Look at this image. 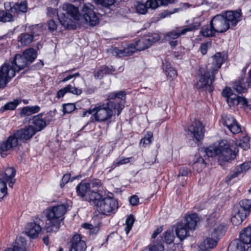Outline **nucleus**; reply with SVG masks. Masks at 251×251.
Returning <instances> with one entry per match:
<instances>
[{
  "label": "nucleus",
  "mask_w": 251,
  "mask_h": 251,
  "mask_svg": "<svg viewBox=\"0 0 251 251\" xmlns=\"http://www.w3.org/2000/svg\"><path fill=\"white\" fill-rule=\"evenodd\" d=\"M124 107L119 101H108L105 103L97 104L94 109H89L83 112L82 117L92 114L96 121L102 122L110 119L117 110V115H119Z\"/></svg>",
  "instance_id": "1"
},
{
  "label": "nucleus",
  "mask_w": 251,
  "mask_h": 251,
  "mask_svg": "<svg viewBox=\"0 0 251 251\" xmlns=\"http://www.w3.org/2000/svg\"><path fill=\"white\" fill-rule=\"evenodd\" d=\"M29 64L23 54H16L13 59L6 61L0 69V88H3L16 72L24 69Z\"/></svg>",
  "instance_id": "2"
},
{
  "label": "nucleus",
  "mask_w": 251,
  "mask_h": 251,
  "mask_svg": "<svg viewBox=\"0 0 251 251\" xmlns=\"http://www.w3.org/2000/svg\"><path fill=\"white\" fill-rule=\"evenodd\" d=\"M36 133L34 127L32 126H25L14 132L9 136L7 140L0 143V153L4 157L6 156L5 152L13 150L20 145V142H25L30 139Z\"/></svg>",
  "instance_id": "3"
},
{
  "label": "nucleus",
  "mask_w": 251,
  "mask_h": 251,
  "mask_svg": "<svg viewBox=\"0 0 251 251\" xmlns=\"http://www.w3.org/2000/svg\"><path fill=\"white\" fill-rule=\"evenodd\" d=\"M159 35L157 33H149L144 35L137 40L135 44H130L127 48L122 50L115 48L113 50V54L118 57L128 56L132 55L136 50H143L149 48L154 43L159 41Z\"/></svg>",
  "instance_id": "4"
},
{
  "label": "nucleus",
  "mask_w": 251,
  "mask_h": 251,
  "mask_svg": "<svg viewBox=\"0 0 251 251\" xmlns=\"http://www.w3.org/2000/svg\"><path fill=\"white\" fill-rule=\"evenodd\" d=\"M86 201L94 205L98 212L103 215H110L118 208V202L116 200L109 197H103L95 190L87 196Z\"/></svg>",
  "instance_id": "5"
},
{
  "label": "nucleus",
  "mask_w": 251,
  "mask_h": 251,
  "mask_svg": "<svg viewBox=\"0 0 251 251\" xmlns=\"http://www.w3.org/2000/svg\"><path fill=\"white\" fill-rule=\"evenodd\" d=\"M63 12L58 14L56 9L48 8L47 14L50 17L57 15L60 23L67 29H74L75 25L73 20H79V12L77 7L70 3L62 6Z\"/></svg>",
  "instance_id": "6"
},
{
  "label": "nucleus",
  "mask_w": 251,
  "mask_h": 251,
  "mask_svg": "<svg viewBox=\"0 0 251 251\" xmlns=\"http://www.w3.org/2000/svg\"><path fill=\"white\" fill-rule=\"evenodd\" d=\"M224 62V57L220 52H217L213 56L212 67L210 71L206 72L201 75L197 83V88L205 91L212 92L214 89L212 85L215 79L214 73L217 71Z\"/></svg>",
  "instance_id": "7"
},
{
  "label": "nucleus",
  "mask_w": 251,
  "mask_h": 251,
  "mask_svg": "<svg viewBox=\"0 0 251 251\" xmlns=\"http://www.w3.org/2000/svg\"><path fill=\"white\" fill-rule=\"evenodd\" d=\"M66 211L67 208L64 204L57 205L48 210L47 217L49 222L45 226L48 232H56L58 230Z\"/></svg>",
  "instance_id": "8"
},
{
  "label": "nucleus",
  "mask_w": 251,
  "mask_h": 251,
  "mask_svg": "<svg viewBox=\"0 0 251 251\" xmlns=\"http://www.w3.org/2000/svg\"><path fill=\"white\" fill-rule=\"evenodd\" d=\"M201 154H205L208 157L218 156L220 162H227L235 158L236 153L232 151L227 144L222 142L217 147L210 146L204 150H201Z\"/></svg>",
  "instance_id": "9"
},
{
  "label": "nucleus",
  "mask_w": 251,
  "mask_h": 251,
  "mask_svg": "<svg viewBox=\"0 0 251 251\" xmlns=\"http://www.w3.org/2000/svg\"><path fill=\"white\" fill-rule=\"evenodd\" d=\"M4 8L5 11H0V22L5 23L13 21L15 14L18 15L26 12L27 2L26 1L20 3L6 2L4 3Z\"/></svg>",
  "instance_id": "10"
},
{
  "label": "nucleus",
  "mask_w": 251,
  "mask_h": 251,
  "mask_svg": "<svg viewBox=\"0 0 251 251\" xmlns=\"http://www.w3.org/2000/svg\"><path fill=\"white\" fill-rule=\"evenodd\" d=\"M207 222V228L209 236L219 240L224 235L226 229L224 224L219 223L212 215L209 217Z\"/></svg>",
  "instance_id": "11"
},
{
  "label": "nucleus",
  "mask_w": 251,
  "mask_h": 251,
  "mask_svg": "<svg viewBox=\"0 0 251 251\" xmlns=\"http://www.w3.org/2000/svg\"><path fill=\"white\" fill-rule=\"evenodd\" d=\"M94 9L92 4L87 3L83 4L81 10V14L85 21L91 26H95L99 22V18Z\"/></svg>",
  "instance_id": "12"
},
{
  "label": "nucleus",
  "mask_w": 251,
  "mask_h": 251,
  "mask_svg": "<svg viewBox=\"0 0 251 251\" xmlns=\"http://www.w3.org/2000/svg\"><path fill=\"white\" fill-rule=\"evenodd\" d=\"M222 95L226 98V101L230 107L239 104L242 106L247 105L246 99L233 94L232 90L229 87L226 88L223 91Z\"/></svg>",
  "instance_id": "13"
},
{
  "label": "nucleus",
  "mask_w": 251,
  "mask_h": 251,
  "mask_svg": "<svg viewBox=\"0 0 251 251\" xmlns=\"http://www.w3.org/2000/svg\"><path fill=\"white\" fill-rule=\"evenodd\" d=\"M185 130L188 135L192 136L197 141H200L204 137V127L199 121H195Z\"/></svg>",
  "instance_id": "14"
},
{
  "label": "nucleus",
  "mask_w": 251,
  "mask_h": 251,
  "mask_svg": "<svg viewBox=\"0 0 251 251\" xmlns=\"http://www.w3.org/2000/svg\"><path fill=\"white\" fill-rule=\"evenodd\" d=\"M200 26V23H197L188 26L177 28L176 30L168 32L165 35V39L167 41L176 39L181 35L185 34L188 31L198 29Z\"/></svg>",
  "instance_id": "15"
},
{
  "label": "nucleus",
  "mask_w": 251,
  "mask_h": 251,
  "mask_svg": "<svg viewBox=\"0 0 251 251\" xmlns=\"http://www.w3.org/2000/svg\"><path fill=\"white\" fill-rule=\"evenodd\" d=\"M221 122L233 134H237L241 131V128L237 122L230 114H224L222 116Z\"/></svg>",
  "instance_id": "16"
},
{
  "label": "nucleus",
  "mask_w": 251,
  "mask_h": 251,
  "mask_svg": "<svg viewBox=\"0 0 251 251\" xmlns=\"http://www.w3.org/2000/svg\"><path fill=\"white\" fill-rule=\"evenodd\" d=\"M43 221L40 218H36L34 222L28 224L25 228V233L32 238H37L41 232Z\"/></svg>",
  "instance_id": "17"
},
{
  "label": "nucleus",
  "mask_w": 251,
  "mask_h": 251,
  "mask_svg": "<svg viewBox=\"0 0 251 251\" xmlns=\"http://www.w3.org/2000/svg\"><path fill=\"white\" fill-rule=\"evenodd\" d=\"M212 25L214 26L217 32L223 33L226 32L229 28L223 13L217 15L211 20Z\"/></svg>",
  "instance_id": "18"
},
{
  "label": "nucleus",
  "mask_w": 251,
  "mask_h": 251,
  "mask_svg": "<svg viewBox=\"0 0 251 251\" xmlns=\"http://www.w3.org/2000/svg\"><path fill=\"white\" fill-rule=\"evenodd\" d=\"M71 247L69 251H85L86 245L81 240L80 235H75L71 241Z\"/></svg>",
  "instance_id": "19"
},
{
  "label": "nucleus",
  "mask_w": 251,
  "mask_h": 251,
  "mask_svg": "<svg viewBox=\"0 0 251 251\" xmlns=\"http://www.w3.org/2000/svg\"><path fill=\"white\" fill-rule=\"evenodd\" d=\"M229 26H234L241 20V13L237 11H228L222 13Z\"/></svg>",
  "instance_id": "20"
},
{
  "label": "nucleus",
  "mask_w": 251,
  "mask_h": 251,
  "mask_svg": "<svg viewBox=\"0 0 251 251\" xmlns=\"http://www.w3.org/2000/svg\"><path fill=\"white\" fill-rule=\"evenodd\" d=\"M175 232L178 238L182 241L189 236V229L182 222L177 223L175 226Z\"/></svg>",
  "instance_id": "21"
},
{
  "label": "nucleus",
  "mask_w": 251,
  "mask_h": 251,
  "mask_svg": "<svg viewBox=\"0 0 251 251\" xmlns=\"http://www.w3.org/2000/svg\"><path fill=\"white\" fill-rule=\"evenodd\" d=\"M157 4L155 0H148L145 4L139 3L136 7V10L138 13L145 14L147 13L148 8L155 9Z\"/></svg>",
  "instance_id": "22"
},
{
  "label": "nucleus",
  "mask_w": 251,
  "mask_h": 251,
  "mask_svg": "<svg viewBox=\"0 0 251 251\" xmlns=\"http://www.w3.org/2000/svg\"><path fill=\"white\" fill-rule=\"evenodd\" d=\"M243 209H238L236 207L234 208L233 216L231 218V222L234 225L237 226L240 224L247 217L246 213H244Z\"/></svg>",
  "instance_id": "23"
},
{
  "label": "nucleus",
  "mask_w": 251,
  "mask_h": 251,
  "mask_svg": "<svg viewBox=\"0 0 251 251\" xmlns=\"http://www.w3.org/2000/svg\"><path fill=\"white\" fill-rule=\"evenodd\" d=\"M199 219L196 214L186 216L182 223L190 230L195 229Z\"/></svg>",
  "instance_id": "24"
},
{
  "label": "nucleus",
  "mask_w": 251,
  "mask_h": 251,
  "mask_svg": "<svg viewBox=\"0 0 251 251\" xmlns=\"http://www.w3.org/2000/svg\"><path fill=\"white\" fill-rule=\"evenodd\" d=\"M42 113L34 116L32 119V124L34 126V130L36 133L43 129L46 126V122L41 118Z\"/></svg>",
  "instance_id": "25"
},
{
  "label": "nucleus",
  "mask_w": 251,
  "mask_h": 251,
  "mask_svg": "<svg viewBox=\"0 0 251 251\" xmlns=\"http://www.w3.org/2000/svg\"><path fill=\"white\" fill-rule=\"evenodd\" d=\"M26 244L25 239L22 237H19L16 240L13 248H8L5 251H26Z\"/></svg>",
  "instance_id": "26"
},
{
  "label": "nucleus",
  "mask_w": 251,
  "mask_h": 251,
  "mask_svg": "<svg viewBox=\"0 0 251 251\" xmlns=\"http://www.w3.org/2000/svg\"><path fill=\"white\" fill-rule=\"evenodd\" d=\"M16 170L12 167H8L3 172H0V180L6 183L10 179L14 178Z\"/></svg>",
  "instance_id": "27"
},
{
  "label": "nucleus",
  "mask_w": 251,
  "mask_h": 251,
  "mask_svg": "<svg viewBox=\"0 0 251 251\" xmlns=\"http://www.w3.org/2000/svg\"><path fill=\"white\" fill-rule=\"evenodd\" d=\"M76 190L78 196L81 197H85L86 201L87 196L93 191H90L89 188L88 183L84 182H81L77 186Z\"/></svg>",
  "instance_id": "28"
},
{
  "label": "nucleus",
  "mask_w": 251,
  "mask_h": 251,
  "mask_svg": "<svg viewBox=\"0 0 251 251\" xmlns=\"http://www.w3.org/2000/svg\"><path fill=\"white\" fill-rule=\"evenodd\" d=\"M244 245L251 244V226L243 229L240 234V240Z\"/></svg>",
  "instance_id": "29"
},
{
  "label": "nucleus",
  "mask_w": 251,
  "mask_h": 251,
  "mask_svg": "<svg viewBox=\"0 0 251 251\" xmlns=\"http://www.w3.org/2000/svg\"><path fill=\"white\" fill-rule=\"evenodd\" d=\"M33 38L31 35L26 32L21 34L18 37V42L19 45L22 46H26L29 45L33 41Z\"/></svg>",
  "instance_id": "30"
},
{
  "label": "nucleus",
  "mask_w": 251,
  "mask_h": 251,
  "mask_svg": "<svg viewBox=\"0 0 251 251\" xmlns=\"http://www.w3.org/2000/svg\"><path fill=\"white\" fill-rule=\"evenodd\" d=\"M217 239L214 238H207L203 241L200 246V248L202 250H207L210 249L214 248L217 244Z\"/></svg>",
  "instance_id": "31"
},
{
  "label": "nucleus",
  "mask_w": 251,
  "mask_h": 251,
  "mask_svg": "<svg viewBox=\"0 0 251 251\" xmlns=\"http://www.w3.org/2000/svg\"><path fill=\"white\" fill-rule=\"evenodd\" d=\"M25 31L31 35L34 38L36 36L40 35L42 32V26L40 25H25Z\"/></svg>",
  "instance_id": "32"
},
{
  "label": "nucleus",
  "mask_w": 251,
  "mask_h": 251,
  "mask_svg": "<svg viewBox=\"0 0 251 251\" xmlns=\"http://www.w3.org/2000/svg\"><path fill=\"white\" fill-rule=\"evenodd\" d=\"M228 251H245V246L239 240H235L228 245Z\"/></svg>",
  "instance_id": "33"
},
{
  "label": "nucleus",
  "mask_w": 251,
  "mask_h": 251,
  "mask_svg": "<svg viewBox=\"0 0 251 251\" xmlns=\"http://www.w3.org/2000/svg\"><path fill=\"white\" fill-rule=\"evenodd\" d=\"M217 31L215 30L214 26L212 25L211 21L209 25H204L201 30V33L204 37H212L215 35Z\"/></svg>",
  "instance_id": "34"
},
{
  "label": "nucleus",
  "mask_w": 251,
  "mask_h": 251,
  "mask_svg": "<svg viewBox=\"0 0 251 251\" xmlns=\"http://www.w3.org/2000/svg\"><path fill=\"white\" fill-rule=\"evenodd\" d=\"M23 54L29 64L33 62L37 57L36 52L33 48L26 49L23 52Z\"/></svg>",
  "instance_id": "35"
},
{
  "label": "nucleus",
  "mask_w": 251,
  "mask_h": 251,
  "mask_svg": "<svg viewBox=\"0 0 251 251\" xmlns=\"http://www.w3.org/2000/svg\"><path fill=\"white\" fill-rule=\"evenodd\" d=\"M163 67L167 77L174 78L177 75L176 71L168 62L163 63Z\"/></svg>",
  "instance_id": "36"
},
{
  "label": "nucleus",
  "mask_w": 251,
  "mask_h": 251,
  "mask_svg": "<svg viewBox=\"0 0 251 251\" xmlns=\"http://www.w3.org/2000/svg\"><path fill=\"white\" fill-rule=\"evenodd\" d=\"M126 95L125 91H119L117 93H112L110 94L107 97V100L108 101H119L121 104L122 102V97Z\"/></svg>",
  "instance_id": "37"
},
{
  "label": "nucleus",
  "mask_w": 251,
  "mask_h": 251,
  "mask_svg": "<svg viewBox=\"0 0 251 251\" xmlns=\"http://www.w3.org/2000/svg\"><path fill=\"white\" fill-rule=\"evenodd\" d=\"M238 209H243L244 213L248 215L251 211V200L245 199L242 200L239 206H236Z\"/></svg>",
  "instance_id": "38"
},
{
  "label": "nucleus",
  "mask_w": 251,
  "mask_h": 251,
  "mask_svg": "<svg viewBox=\"0 0 251 251\" xmlns=\"http://www.w3.org/2000/svg\"><path fill=\"white\" fill-rule=\"evenodd\" d=\"M40 108L38 105L25 106L22 109V114L24 116H29L39 111Z\"/></svg>",
  "instance_id": "39"
},
{
  "label": "nucleus",
  "mask_w": 251,
  "mask_h": 251,
  "mask_svg": "<svg viewBox=\"0 0 251 251\" xmlns=\"http://www.w3.org/2000/svg\"><path fill=\"white\" fill-rule=\"evenodd\" d=\"M132 158V157L117 159V160L113 162L112 165L110 167V169L108 171V172H111L116 167L128 163L130 161V160Z\"/></svg>",
  "instance_id": "40"
},
{
  "label": "nucleus",
  "mask_w": 251,
  "mask_h": 251,
  "mask_svg": "<svg viewBox=\"0 0 251 251\" xmlns=\"http://www.w3.org/2000/svg\"><path fill=\"white\" fill-rule=\"evenodd\" d=\"M134 222L135 218L133 215H130L127 217L126 221V226L125 227V230L126 235L129 233V231L131 229Z\"/></svg>",
  "instance_id": "41"
},
{
  "label": "nucleus",
  "mask_w": 251,
  "mask_h": 251,
  "mask_svg": "<svg viewBox=\"0 0 251 251\" xmlns=\"http://www.w3.org/2000/svg\"><path fill=\"white\" fill-rule=\"evenodd\" d=\"M98 5H100L106 8H109L110 6H114L116 2V0H93Z\"/></svg>",
  "instance_id": "42"
},
{
  "label": "nucleus",
  "mask_w": 251,
  "mask_h": 251,
  "mask_svg": "<svg viewBox=\"0 0 251 251\" xmlns=\"http://www.w3.org/2000/svg\"><path fill=\"white\" fill-rule=\"evenodd\" d=\"M109 67L103 66L100 69L94 73V76L97 79H101L105 74L109 73Z\"/></svg>",
  "instance_id": "43"
},
{
  "label": "nucleus",
  "mask_w": 251,
  "mask_h": 251,
  "mask_svg": "<svg viewBox=\"0 0 251 251\" xmlns=\"http://www.w3.org/2000/svg\"><path fill=\"white\" fill-rule=\"evenodd\" d=\"M233 88L239 93H243L247 89V85L243 83L242 80H239L234 83Z\"/></svg>",
  "instance_id": "44"
},
{
  "label": "nucleus",
  "mask_w": 251,
  "mask_h": 251,
  "mask_svg": "<svg viewBox=\"0 0 251 251\" xmlns=\"http://www.w3.org/2000/svg\"><path fill=\"white\" fill-rule=\"evenodd\" d=\"M19 102L17 100H15L13 101L9 102L5 104L3 107H1L0 111L4 112L5 110H14L18 105Z\"/></svg>",
  "instance_id": "45"
},
{
  "label": "nucleus",
  "mask_w": 251,
  "mask_h": 251,
  "mask_svg": "<svg viewBox=\"0 0 251 251\" xmlns=\"http://www.w3.org/2000/svg\"><path fill=\"white\" fill-rule=\"evenodd\" d=\"M163 236L165 242L167 244H170L174 240L175 236L172 231L167 230L164 233Z\"/></svg>",
  "instance_id": "46"
},
{
  "label": "nucleus",
  "mask_w": 251,
  "mask_h": 251,
  "mask_svg": "<svg viewBox=\"0 0 251 251\" xmlns=\"http://www.w3.org/2000/svg\"><path fill=\"white\" fill-rule=\"evenodd\" d=\"M153 137V133L151 131H148L147 135L140 141V145H149L151 142V139Z\"/></svg>",
  "instance_id": "47"
},
{
  "label": "nucleus",
  "mask_w": 251,
  "mask_h": 251,
  "mask_svg": "<svg viewBox=\"0 0 251 251\" xmlns=\"http://www.w3.org/2000/svg\"><path fill=\"white\" fill-rule=\"evenodd\" d=\"M238 146L244 150H247L250 147L249 140L248 137H244L243 139L240 140L238 143Z\"/></svg>",
  "instance_id": "48"
},
{
  "label": "nucleus",
  "mask_w": 251,
  "mask_h": 251,
  "mask_svg": "<svg viewBox=\"0 0 251 251\" xmlns=\"http://www.w3.org/2000/svg\"><path fill=\"white\" fill-rule=\"evenodd\" d=\"M65 88L67 93H71L76 95H80L82 93L81 89L73 87L70 84L67 85Z\"/></svg>",
  "instance_id": "49"
},
{
  "label": "nucleus",
  "mask_w": 251,
  "mask_h": 251,
  "mask_svg": "<svg viewBox=\"0 0 251 251\" xmlns=\"http://www.w3.org/2000/svg\"><path fill=\"white\" fill-rule=\"evenodd\" d=\"M82 227L84 228L90 230V234H96L99 230V227L98 226H93L91 224L85 223L82 225Z\"/></svg>",
  "instance_id": "50"
},
{
  "label": "nucleus",
  "mask_w": 251,
  "mask_h": 251,
  "mask_svg": "<svg viewBox=\"0 0 251 251\" xmlns=\"http://www.w3.org/2000/svg\"><path fill=\"white\" fill-rule=\"evenodd\" d=\"M7 194L6 183L0 180V200L2 199Z\"/></svg>",
  "instance_id": "51"
},
{
  "label": "nucleus",
  "mask_w": 251,
  "mask_h": 251,
  "mask_svg": "<svg viewBox=\"0 0 251 251\" xmlns=\"http://www.w3.org/2000/svg\"><path fill=\"white\" fill-rule=\"evenodd\" d=\"M205 162L204 159L202 157H201L198 159V160L196 162H195L193 163V167L195 168H197L199 166H200V170H201L202 168L205 166Z\"/></svg>",
  "instance_id": "52"
},
{
  "label": "nucleus",
  "mask_w": 251,
  "mask_h": 251,
  "mask_svg": "<svg viewBox=\"0 0 251 251\" xmlns=\"http://www.w3.org/2000/svg\"><path fill=\"white\" fill-rule=\"evenodd\" d=\"M75 109V105L73 103L65 104L63 106L64 113H70Z\"/></svg>",
  "instance_id": "53"
},
{
  "label": "nucleus",
  "mask_w": 251,
  "mask_h": 251,
  "mask_svg": "<svg viewBox=\"0 0 251 251\" xmlns=\"http://www.w3.org/2000/svg\"><path fill=\"white\" fill-rule=\"evenodd\" d=\"M211 46V42L208 41L201 45L200 50L202 54H205L208 48Z\"/></svg>",
  "instance_id": "54"
},
{
  "label": "nucleus",
  "mask_w": 251,
  "mask_h": 251,
  "mask_svg": "<svg viewBox=\"0 0 251 251\" xmlns=\"http://www.w3.org/2000/svg\"><path fill=\"white\" fill-rule=\"evenodd\" d=\"M190 174V171L186 167H182L179 170L177 177L180 176H188Z\"/></svg>",
  "instance_id": "55"
},
{
  "label": "nucleus",
  "mask_w": 251,
  "mask_h": 251,
  "mask_svg": "<svg viewBox=\"0 0 251 251\" xmlns=\"http://www.w3.org/2000/svg\"><path fill=\"white\" fill-rule=\"evenodd\" d=\"M164 247L161 244H158L151 247L149 251H163Z\"/></svg>",
  "instance_id": "56"
},
{
  "label": "nucleus",
  "mask_w": 251,
  "mask_h": 251,
  "mask_svg": "<svg viewBox=\"0 0 251 251\" xmlns=\"http://www.w3.org/2000/svg\"><path fill=\"white\" fill-rule=\"evenodd\" d=\"M89 184V188H94L98 187L100 185V181L99 179H95L91 181L90 182L88 183Z\"/></svg>",
  "instance_id": "57"
},
{
  "label": "nucleus",
  "mask_w": 251,
  "mask_h": 251,
  "mask_svg": "<svg viewBox=\"0 0 251 251\" xmlns=\"http://www.w3.org/2000/svg\"><path fill=\"white\" fill-rule=\"evenodd\" d=\"M71 175L70 174H66L64 175L62 178L60 186L61 187H64L65 184L68 182L70 179Z\"/></svg>",
  "instance_id": "58"
},
{
  "label": "nucleus",
  "mask_w": 251,
  "mask_h": 251,
  "mask_svg": "<svg viewBox=\"0 0 251 251\" xmlns=\"http://www.w3.org/2000/svg\"><path fill=\"white\" fill-rule=\"evenodd\" d=\"M49 29L52 31L56 30L57 27L56 24L53 20H50L48 23Z\"/></svg>",
  "instance_id": "59"
},
{
  "label": "nucleus",
  "mask_w": 251,
  "mask_h": 251,
  "mask_svg": "<svg viewBox=\"0 0 251 251\" xmlns=\"http://www.w3.org/2000/svg\"><path fill=\"white\" fill-rule=\"evenodd\" d=\"M176 0H155L157 4V7L159 5V3L161 5H166L169 3H172L175 2Z\"/></svg>",
  "instance_id": "60"
},
{
  "label": "nucleus",
  "mask_w": 251,
  "mask_h": 251,
  "mask_svg": "<svg viewBox=\"0 0 251 251\" xmlns=\"http://www.w3.org/2000/svg\"><path fill=\"white\" fill-rule=\"evenodd\" d=\"M130 203L132 205H137L139 203L138 197L136 195L131 197L130 199Z\"/></svg>",
  "instance_id": "61"
},
{
  "label": "nucleus",
  "mask_w": 251,
  "mask_h": 251,
  "mask_svg": "<svg viewBox=\"0 0 251 251\" xmlns=\"http://www.w3.org/2000/svg\"><path fill=\"white\" fill-rule=\"evenodd\" d=\"M238 176V175L237 174V173H236L235 171L230 173V174L227 176L226 182H229L231 180V179Z\"/></svg>",
  "instance_id": "62"
},
{
  "label": "nucleus",
  "mask_w": 251,
  "mask_h": 251,
  "mask_svg": "<svg viewBox=\"0 0 251 251\" xmlns=\"http://www.w3.org/2000/svg\"><path fill=\"white\" fill-rule=\"evenodd\" d=\"M67 93V92L65 87L62 88L57 92V97L59 99L62 98Z\"/></svg>",
  "instance_id": "63"
},
{
  "label": "nucleus",
  "mask_w": 251,
  "mask_h": 251,
  "mask_svg": "<svg viewBox=\"0 0 251 251\" xmlns=\"http://www.w3.org/2000/svg\"><path fill=\"white\" fill-rule=\"evenodd\" d=\"M52 116H53L52 115V112L51 111H50L47 113V117L45 118V119H44V121L46 122L47 125L48 124H49L52 121Z\"/></svg>",
  "instance_id": "64"
}]
</instances>
